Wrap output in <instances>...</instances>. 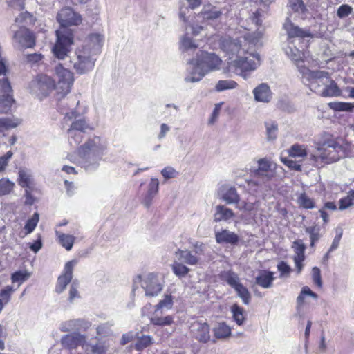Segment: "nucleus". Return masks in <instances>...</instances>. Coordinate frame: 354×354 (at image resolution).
I'll return each mask as SVG.
<instances>
[{"label": "nucleus", "instance_id": "f257e3e1", "mask_svg": "<svg viewBox=\"0 0 354 354\" xmlns=\"http://www.w3.org/2000/svg\"><path fill=\"white\" fill-rule=\"evenodd\" d=\"M107 147L108 142L105 139L98 136H93L79 146L76 156L71 155L68 158L86 171H95L99 167L100 162L106 153Z\"/></svg>", "mask_w": 354, "mask_h": 354}, {"label": "nucleus", "instance_id": "f03ea898", "mask_svg": "<svg viewBox=\"0 0 354 354\" xmlns=\"http://www.w3.org/2000/svg\"><path fill=\"white\" fill-rule=\"evenodd\" d=\"M103 40L102 35L91 34L85 39L83 44L75 49L70 63L77 74H86L94 68L96 56L101 52Z\"/></svg>", "mask_w": 354, "mask_h": 354}, {"label": "nucleus", "instance_id": "7ed1b4c3", "mask_svg": "<svg viewBox=\"0 0 354 354\" xmlns=\"http://www.w3.org/2000/svg\"><path fill=\"white\" fill-rule=\"evenodd\" d=\"M257 165V168L250 169V178L248 180V186L250 194L261 196L272 189L271 181L276 175V165L266 158L259 159Z\"/></svg>", "mask_w": 354, "mask_h": 354}, {"label": "nucleus", "instance_id": "20e7f679", "mask_svg": "<svg viewBox=\"0 0 354 354\" xmlns=\"http://www.w3.org/2000/svg\"><path fill=\"white\" fill-rule=\"evenodd\" d=\"M286 55L293 62L297 68L298 71L302 75L304 80L307 81L308 83H317L318 80L322 78L330 77V74L324 71H312L306 67L304 64L305 60L304 59V54L299 49L295 46L289 44L284 48Z\"/></svg>", "mask_w": 354, "mask_h": 354}, {"label": "nucleus", "instance_id": "39448f33", "mask_svg": "<svg viewBox=\"0 0 354 354\" xmlns=\"http://www.w3.org/2000/svg\"><path fill=\"white\" fill-rule=\"evenodd\" d=\"M321 158L326 164H330L340 159L353 156L351 145L343 140L330 139L324 141L319 147Z\"/></svg>", "mask_w": 354, "mask_h": 354}, {"label": "nucleus", "instance_id": "423d86ee", "mask_svg": "<svg viewBox=\"0 0 354 354\" xmlns=\"http://www.w3.org/2000/svg\"><path fill=\"white\" fill-rule=\"evenodd\" d=\"M260 64L259 54L254 51L250 52L247 48L245 53H242L238 58L229 62L228 66L230 71L246 79L247 72L254 71Z\"/></svg>", "mask_w": 354, "mask_h": 354}, {"label": "nucleus", "instance_id": "0eeeda50", "mask_svg": "<svg viewBox=\"0 0 354 354\" xmlns=\"http://www.w3.org/2000/svg\"><path fill=\"white\" fill-rule=\"evenodd\" d=\"M57 41L53 47L54 56L59 59H64L71 50L73 44V34L70 29L56 30Z\"/></svg>", "mask_w": 354, "mask_h": 354}, {"label": "nucleus", "instance_id": "6e6552de", "mask_svg": "<svg viewBox=\"0 0 354 354\" xmlns=\"http://www.w3.org/2000/svg\"><path fill=\"white\" fill-rule=\"evenodd\" d=\"M221 49L232 59L234 56L239 57L242 53H245V50L249 45L245 39L232 38L230 37H221L219 41Z\"/></svg>", "mask_w": 354, "mask_h": 354}, {"label": "nucleus", "instance_id": "1a4fd4ad", "mask_svg": "<svg viewBox=\"0 0 354 354\" xmlns=\"http://www.w3.org/2000/svg\"><path fill=\"white\" fill-rule=\"evenodd\" d=\"M133 283H140L147 297L157 296L163 288L162 280L154 273H149L143 278L140 275L137 276Z\"/></svg>", "mask_w": 354, "mask_h": 354}, {"label": "nucleus", "instance_id": "9d476101", "mask_svg": "<svg viewBox=\"0 0 354 354\" xmlns=\"http://www.w3.org/2000/svg\"><path fill=\"white\" fill-rule=\"evenodd\" d=\"M223 10L222 7L208 3L203 5L201 10L197 15V18L202 23L215 26L221 21Z\"/></svg>", "mask_w": 354, "mask_h": 354}, {"label": "nucleus", "instance_id": "9b49d317", "mask_svg": "<svg viewBox=\"0 0 354 354\" xmlns=\"http://www.w3.org/2000/svg\"><path fill=\"white\" fill-rule=\"evenodd\" d=\"M55 75L57 79L55 84L57 95H67L73 84V74L59 64L55 67Z\"/></svg>", "mask_w": 354, "mask_h": 354}, {"label": "nucleus", "instance_id": "f8f14e48", "mask_svg": "<svg viewBox=\"0 0 354 354\" xmlns=\"http://www.w3.org/2000/svg\"><path fill=\"white\" fill-rule=\"evenodd\" d=\"M12 39L14 46L19 49L32 48L35 45L33 33L24 27L15 32Z\"/></svg>", "mask_w": 354, "mask_h": 354}, {"label": "nucleus", "instance_id": "ddd939ff", "mask_svg": "<svg viewBox=\"0 0 354 354\" xmlns=\"http://www.w3.org/2000/svg\"><path fill=\"white\" fill-rule=\"evenodd\" d=\"M32 91L37 95L47 96L55 87V81L46 75H39L35 81L31 83Z\"/></svg>", "mask_w": 354, "mask_h": 354}, {"label": "nucleus", "instance_id": "4468645a", "mask_svg": "<svg viewBox=\"0 0 354 354\" xmlns=\"http://www.w3.org/2000/svg\"><path fill=\"white\" fill-rule=\"evenodd\" d=\"M64 119L66 121L71 122L68 129L84 132L91 131L94 129L88 121L85 118L81 117L73 109H71L70 111L65 113Z\"/></svg>", "mask_w": 354, "mask_h": 354}, {"label": "nucleus", "instance_id": "2eb2a0df", "mask_svg": "<svg viewBox=\"0 0 354 354\" xmlns=\"http://www.w3.org/2000/svg\"><path fill=\"white\" fill-rule=\"evenodd\" d=\"M57 20L62 28L67 29L70 26L78 25L82 21L81 16L76 13L71 8L65 7L62 8L57 15Z\"/></svg>", "mask_w": 354, "mask_h": 354}, {"label": "nucleus", "instance_id": "dca6fc26", "mask_svg": "<svg viewBox=\"0 0 354 354\" xmlns=\"http://www.w3.org/2000/svg\"><path fill=\"white\" fill-rule=\"evenodd\" d=\"M86 339V335L80 333H71L63 335L60 343L64 348L70 351L75 350L78 346H81L84 350Z\"/></svg>", "mask_w": 354, "mask_h": 354}, {"label": "nucleus", "instance_id": "f3484780", "mask_svg": "<svg viewBox=\"0 0 354 354\" xmlns=\"http://www.w3.org/2000/svg\"><path fill=\"white\" fill-rule=\"evenodd\" d=\"M196 59L207 73L219 69L221 64V59L218 55L206 51L201 50L197 53Z\"/></svg>", "mask_w": 354, "mask_h": 354}, {"label": "nucleus", "instance_id": "a211bd4d", "mask_svg": "<svg viewBox=\"0 0 354 354\" xmlns=\"http://www.w3.org/2000/svg\"><path fill=\"white\" fill-rule=\"evenodd\" d=\"M77 261L73 259L66 263L63 274H61L57 281L55 292L58 294L62 293L72 281L73 272L74 267L77 265Z\"/></svg>", "mask_w": 354, "mask_h": 354}, {"label": "nucleus", "instance_id": "6ab92c4d", "mask_svg": "<svg viewBox=\"0 0 354 354\" xmlns=\"http://www.w3.org/2000/svg\"><path fill=\"white\" fill-rule=\"evenodd\" d=\"M92 324L88 320L84 319H73L62 322L59 326L62 332L80 333L86 332L91 326Z\"/></svg>", "mask_w": 354, "mask_h": 354}, {"label": "nucleus", "instance_id": "aec40b11", "mask_svg": "<svg viewBox=\"0 0 354 354\" xmlns=\"http://www.w3.org/2000/svg\"><path fill=\"white\" fill-rule=\"evenodd\" d=\"M190 331L194 338L202 343H207L210 339L209 326L206 322L196 320L191 323Z\"/></svg>", "mask_w": 354, "mask_h": 354}, {"label": "nucleus", "instance_id": "412c9836", "mask_svg": "<svg viewBox=\"0 0 354 354\" xmlns=\"http://www.w3.org/2000/svg\"><path fill=\"white\" fill-rule=\"evenodd\" d=\"M188 64L189 74L185 77L186 82H199L207 73L197 59L189 60Z\"/></svg>", "mask_w": 354, "mask_h": 354}, {"label": "nucleus", "instance_id": "4be33fe9", "mask_svg": "<svg viewBox=\"0 0 354 354\" xmlns=\"http://www.w3.org/2000/svg\"><path fill=\"white\" fill-rule=\"evenodd\" d=\"M94 342H88L86 340L84 350L88 354H106L109 348V343L107 339H102L100 337H95L91 339Z\"/></svg>", "mask_w": 354, "mask_h": 354}, {"label": "nucleus", "instance_id": "5701e85b", "mask_svg": "<svg viewBox=\"0 0 354 354\" xmlns=\"http://www.w3.org/2000/svg\"><path fill=\"white\" fill-rule=\"evenodd\" d=\"M288 7L292 12L302 19L310 17L308 7H310L308 0H289Z\"/></svg>", "mask_w": 354, "mask_h": 354}, {"label": "nucleus", "instance_id": "b1692460", "mask_svg": "<svg viewBox=\"0 0 354 354\" xmlns=\"http://www.w3.org/2000/svg\"><path fill=\"white\" fill-rule=\"evenodd\" d=\"M283 28L286 30L289 39L310 37L312 34L308 29H302L298 26L295 25L288 18L286 19L283 24Z\"/></svg>", "mask_w": 354, "mask_h": 354}, {"label": "nucleus", "instance_id": "393cba45", "mask_svg": "<svg viewBox=\"0 0 354 354\" xmlns=\"http://www.w3.org/2000/svg\"><path fill=\"white\" fill-rule=\"evenodd\" d=\"M215 239L218 244L236 245L239 242L240 238L235 232L225 229L216 232Z\"/></svg>", "mask_w": 354, "mask_h": 354}, {"label": "nucleus", "instance_id": "a878e982", "mask_svg": "<svg viewBox=\"0 0 354 354\" xmlns=\"http://www.w3.org/2000/svg\"><path fill=\"white\" fill-rule=\"evenodd\" d=\"M159 190V181L156 178H151L150 183L147 186V192L142 196V203L146 207H149L152 203L153 199L156 196Z\"/></svg>", "mask_w": 354, "mask_h": 354}, {"label": "nucleus", "instance_id": "bb28decb", "mask_svg": "<svg viewBox=\"0 0 354 354\" xmlns=\"http://www.w3.org/2000/svg\"><path fill=\"white\" fill-rule=\"evenodd\" d=\"M235 217L234 212L224 205H218L215 207L214 213V222L230 223Z\"/></svg>", "mask_w": 354, "mask_h": 354}, {"label": "nucleus", "instance_id": "cd10ccee", "mask_svg": "<svg viewBox=\"0 0 354 354\" xmlns=\"http://www.w3.org/2000/svg\"><path fill=\"white\" fill-rule=\"evenodd\" d=\"M274 279L273 272L262 270L259 272L255 277L254 283L263 288L268 289L272 287Z\"/></svg>", "mask_w": 354, "mask_h": 354}, {"label": "nucleus", "instance_id": "c85d7f7f", "mask_svg": "<svg viewBox=\"0 0 354 354\" xmlns=\"http://www.w3.org/2000/svg\"><path fill=\"white\" fill-rule=\"evenodd\" d=\"M220 192L221 198L227 204H236L240 201V196L234 187L224 185Z\"/></svg>", "mask_w": 354, "mask_h": 354}, {"label": "nucleus", "instance_id": "c756f323", "mask_svg": "<svg viewBox=\"0 0 354 354\" xmlns=\"http://www.w3.org/2000/svg\"><path fill=\"white\" fill-rule=\"evenodd\" d=\"M254 99L257 102H269L272 99V92L268 84L262 83L253 90Z\"/></svg>", "mask_w": 354, "mask_h": 354}, {"label": "nucleus", "instance_id": "7c9ffc66", "mask_svg": "<svg viewBox=\"0 0 354 354\" xmlns=\"http://www.w3.org/2000/svg\"><path fill=\"white\" fill-rule=\"evenodd\" d=\"M176 257L178 261L189 266H197L200 263V259L190 250L178 249L175 252Z\"/></svg>", "mask_w": 354, "mask_h": 354}, {"label": "nucleus", "instance_id": "2f4dec72", "mask_svg": "<svg viewBox=\"0 0 354 354\" xmlns=\"http://www.w3.org/2000/svg\"><path fill=\"white\" fill-rule=\"evenodd\" d=\"M187 6H180L179 9V17L184 22H188L190 17V10H193L198 8L201 3L202 0H186Z\"/></svg>", "mask_w": 354, "mask_h": 354}, {"label": "nucleus", "instance_id": "473e14b6", "mask_svg": "<svg viewBox=\"0 0 354 354\" xmlns=\"http://www.w3.org/2000/svg\"><path fill=\"white\" fill-rule=\"evenodd\" d=\"M198 47L199 45L193 40L192 37L188 36V35L186 34L181 37L179 49L182 53L191 54L198 48Z\"/></svg>", "mask_w": 354, "mask_h": 354}, {"label": "nucleus", "instance_id": "72a5a7b5", "mask_svg": "<svg viewBox=\"0 0 354 354\" xmlns=\"http://www.w3.org/2000/svg\"><path fill=\"white\" fill-rule=\"evenodd\" d=\"M221 280L226 282L232 288H236L241 284L239 275L232 270H227L221 272L219 274Z\"/></svg>", "mask_w": 354, "mask_h": 354}, {"label": "nucleus", "instance_id": "f704fd0d", "mask_svg": "<svg viewBox=\"0 0 354 354\" xmlns=\"http://www.w3.org/2000/svg\"><path fill=\"white\" fill-rule=\"evenodd\" d=\"M21 122L20 119L14 116L0 118V133L17 127Z\"/></svg>", "mask_w": 354, "mask_h": 354}, {"label": "nucleus", "instance_id": "c9c22d12", "mask_svg": "<svg viewBox=\"0 0 354 354\" xmlns=\"http://www.w3.org/2000/svg\"><path fill=\"white\" fill-rule=\"evenodd\" d=\"M114 325L115 323L112 320L99 324L96 327V333L97 337L104 339V337L112 336L113 335L112 327Z\"/></svg>", "mask_w": 354, "mask_h": 354}, {"label": "nucleus", "instance_id": "e433bc0d", "mask_svg": "<svg viewBox=\"0 0 354 354\" xmlns=\"http://www.w3.org/2000/svg\"><path fill=\"white\" fill-rule=\"evenodd\" d=\"M56 235L57 236L59 244L62 247H64L68 251L72 249L75 239L74 236L62 233L58 231H56Z\"/></svg>", "mask_w": 354, "mask_h": 354}, {"label": "nucleus", "instance_id": "4c0bfd02", "mask_svg": "<svg viewBox=\"0 0 354 354\" xmlns=\"http://www.w3.org/2000/svg\"><path fill=\"white\" fill-rule=\"evenodd\" d=\"M87 132L77 131L71 129L67 130L68 142L71 146H77L80 144Z\"/></svg>", "mask_w": 354, "mask_h": 354}, {"label": "nucleus", "instance_id": "58836bf2", "mask_svg": "<svg viewBox=\"0 0 354 354\" xmlns=\"http://www.w3.org/2000/svg\"><path fill=\"white\" fill-rule=\"evenodd\" d=\"M306 233L309 234L310 236V246L313 248L316 242H317L322 237L320 234V227L317 225L309 226L305 228Z\"/></svg>", "mask_w": 354, "mask_h": 354}, {"label": "nucleus", "instance_id": "ea45409f", "mask_svg": "<svg viewBox=\"0 0 354 354\" xmlns=\"http://www.w3.org/2000/svg\"><path fill=\"white\" fill-rule=\"evenodd\" d=\"M214 333L218 339L226 338L231 335V328L225 322H221L214 328Z\"/></svg>", "mask_w": 354, "mask_h": 354}, {"label": "nucleus", "instance_id": "a19ab883", "mask_svg": "<svg viewBox=\"0 0 354 354\" xmlns=\"http://www.w3.org/2000/svg\"><path fill=\"white\" fill-rule=\"evenodd\" d=\"M151 324L158 326H171L174 323V317L171 315H167L165 317H159L153 315L150 318Z\"/></svg>", "mask_w": 354, "mask_h": 354}, {"label": "nucleus", "instance_id": "79ce46f5", "mask_svg": "<svg viewBox=\"0 0 354 354\" xmlns=\"http://www.w3.org/2000/svg\"><path fill=\"white\" fill-rule=\"evenodd\" d=\"M15 100L12 95H0V113H7L14 103Z\"/></svg>", "mask_w": 354, "mask_h": 354}, {"label": "nucleus", "instance_id": "37998d69", "mask_svg": "<svg viewBox=\"0 0 354 354\" xmlns=\"http://www.w3.org/2000/svg\"><path fill=\"white\" fill-rule=\"evenodd\" d=\"M171 269L174 274L179 278L185 277L190 271V269L182 261H174L171 265Z\"/></svg>", "mask_w": 354, "mask_h": 354}, {"label": "nucleus", "instance_id": "c03bdc74", "mask_svg": "<svg viewBox=\"0 0 354 354\" xmlns=\"http://www.w3.org/2000/svg\"><path fill=\"white\" fill-rule=\"evenodd\" d=\"M341 95V90L333 80H330L329 85H326L322 91L324 97H337Z\"/></svg>", "mask_w": 354, "mask_h": 354}, {"label": "nucleus", "instance_id": "a18cd8bd", "mask_svg": "<svg viewBox=\"0 0 354 354\" xmlns=\"http://www.w3.org/2000/svg\"><path fill=\"white\" fill-rule=\"evenodd\" d=\"M234 290L244 304L248 305L250 303L252 296L248 289L245 286L241 283L235 288Z\"/></svg>", "mask_w": 354, "mask_h": 354}, {"label": "nucleus", "instance_id": "49530a36", "mask_svg": "<svg viewBox=\"0 0 354 354\" xmlns=\"http://www.w3.org/2000/svg\"><path fill=\"white\" fill-rule=\"evenodd\" d=\"M19 184L23 187L28 189L33 188V181L32 176L24 169L19 171Z\"/></svg>", "mask_w": 354, "mask_h": 354}, {"label": "nucleus", "instance_id": "de8ad7c7", "mask_svg": "<svg viewBox=\"0 0 354 354\" xmlns=\"http://www.w3.org/2000/svg\"><path fill=\"white\" fill-rule=\"evenodd\" d=\"M289 154L294 158H303L307 156V150L305 145L295 144L291 146Z\"/></svg>", "mask_w": 354, "mask_h": 354}, {"label": "nucleus", "instance_id": "09e8293b", "mask_svg": "<svg viewBox=\"0 0 354 354\" xmlns=\"http://www.w3.org/2000/svg\"><path fill=\"white\" fill-rule=\"evenodd\" d=\"M231 312L232 313V317L235 322L241 326L244 323V315H243V309L240 307L238 304H235L231 307Z\"/></svg>", "mask_w": 354, "mask_h": 354}, {"label": "nucleus", "instance_id": "8fccbe9b", "mask_svg": "<svg viewBox=\"0 0 354 354\" xmlns=\"http://www.w3.org/2000/svg\"><path fill=\"white\" fill-rule=\"evenodd\" d=\"M173 298L171 295H165L164 298L161 299L158 304L155 306V311L158 312L161 310H169L173 306Z\"/></svg>", "mask_w": 354, "mask_h": 354}, {"label": "nucleus", "instance_id": "3c124183", "mask_svg": "<svg viewBox=\"0 0 354 354\" xmlns=\"http://www.w3.org/2000/svg\"><path fill=\"white\" fill-rule=\"evenodd\" d=\"M266 133L268 140H274L277 138L278 132V124L276 122L269 120L265 122Z\"/></svg>", "mask_w": 354, "mask_h": 354}, {"label": "nucleus", "instance_id": "603ef678", "mask_svg": "<svg viewBox=\"0 0 354 354\" xmlns=\"http://www.w3.org/2000/svg\"><path fill=\"white\" fill-rule=\"evenodd\" d=\"M292 248H294V251L295 253V256L294 258L301 259V260L305 259V250L306 248L305 244L303 243L302 240L298 239L293 242Z\"/></svg>", "mask_w": 354, "mask_h": 354}, {"label": "nucleus", "instance_id": "864d4df0", "mask_svg": "<svg viewBox=\"0 0 354 354\" xmlns=\"http://www.w3.org/2000/svg\"><path fill=\"white\" fill-rule=\"evenodd\" d=\"M14 183L9 179L3 178L0 179V196L9 194L14 187Z\"/></svg>", "mask_w": 354, "mask_h": 354}, {"label": "nucleus", "instance_id": "5fc2aeb1", "mask_svg": "<svg viewBox=\"0 0 354 354\" xmlns=\"http://www.w3.org/2000/svg\"><path fill=\"white\" fill-rule=\"evenodd\" d=\"M237 85V83L232 80H219L216 85V90L220 92L227 89H233Z\"/></svg>", "mask_w": 354, "mask_h": 354}, {"label": "nucleus", "instance_id": "6e6d98bb", "mask_svg": "<svg viewBox=\"0 0 354 354\" xmlns=\"http://www.w3.org/2000/svg\"><path fill=\"white\" fill-rule=\"evenodd\" d=\"M297 202L301 207L305 209H313L315 207L313 199L308 196L305 193L300 194Z\"/></svg>", "mask_w": 354, "mask_h": 354}, {"label": "nucleus", "instance_id": "4d7b16f0", "mask_svg": "<svg viewBox=\"0 0 354 354\" xmlns=\"http://www.w3.org/2000/svg\"><path fill=\"white\" fill-rule=\"evenodd\" d=\"M39 214L36 212L30 218L27 220L24 226V230H26V234H30L34 231L39 222Z\"/></svg>", "mask_w": 354, "mask_h": 354}, {"label": "nucleus", "instance_id": "13d9d810", "mask_svg": "<svg viewBox=\"0 0 354 354\" xmlns=\"http://www.w3.org/2000/svg\"><path fill=\"white\" fill-rule=\"evenodd\" d=\"M153 343V338L149 335H142L136 343L135 347L138 351H141Z\"/></svg>", "mask_w": 354, "mask_h": 354}, {"label": "nucleus", "instance_id": "bf43d9fd", "mask_svg": "<svg viewBox=\"0 0 354 354\" xmlns=\"http://www.w3.org/2000/svg\"><path fill=\"white\" fill-rule=\"evenodd\" d=\"M15 289L12 286H7L0 290V300L3 303L8 304L11 299L12 294Z\"/></svg>", "mask_w": 354, "mask_h": 354}, {"label": "nucleus", "instance_id": "052dcab7", "mask_svg": "<svg viewBox=\"0 0 354 354\" xmlns=\"http://www.w3.org/2000/svg\"><path fill=\"white\" fill-rule=\"evenodd\" d=\"M33 16L28 12H23L16 17L15 21L17 23H24L25 24H32L34 23Z\"/></svg>", "mask_w": 354, "mask_h": 354}, {"label": "nucleus", "instance_id": "680f3d73", "mask_svg": "<svg viewBox=\"0 0 354 354\" xmlns=\"http://www.w3.org/2000/svg\"><path fill=\"white\" fill-rule=\"evenodd\" d=\"M79 287V282L77 280H73L70 286L68 301L72 303L75 299L80 297V294L77 290Z\"/></svg>", "mask_w": 354, "mask_h": 354}, {"label": "nucleus", "instance_id": "e2e57ef3", "mask_svg": "<svg viewBox=\"0 0 354 354\" xmlns=\"http://www.w3.org/2000/svg\"><path fill=\"white\" fill-rule=\"evenodd\" d=\"M0 91L1 95H12V89L8 78H2L0 80Z\"/></svg>", "mask_w": 354, "mask_h": 354}, {"label": "nucleus", "instance_id": "0e129e2a", "mask_svg": "<svg viewBox=\"0 0 354 354\" xmlns=\"http://www.w3.org/2000/svg\"><path fill=\"white\" fill-rule=\"evenodd\" d=\"M353 12V8L348 4H342L337 10V15L339 18L343 19L348 17Z\"/></svg>", "mask_w": 354, "mask_h": 354}, {"label": "nucleus", "instance_id": "69168bd1", "mask_svg": "<svg viewBox=\"0 0 354 354\" xmlns=\"http://www.w3.org/2000/svg\"><path fill=\"white\" fill-rule=\"evenodd\" d=\"M342 234H343V230L340 227H337L336 229V235H335V238L333 239L332 244L328 250V252H332L333 251H334L335 250H336L338 248V246L339 245L340 240L342 237Z\"/></svg>", "mask_w": 354, "mask_h": 354}, {"label": "nucleus", "instance_id": "338daca9", "mask_svg": "<svg viewBox=\"0 0 354 354\" xmlns=\"http://www.w3.org/2000/svg\"><path fill=\"white\" fill-rule=\"evenodd\" d=\"M277 269L280 272L281 278L288 277L290 274V272L292 271L290 266L283 261H280L277 264Z\"/></svg>", "mask_w": 354, "mask_h": 354}, {"label": "nucleus", "instance_id": "774afa93", "mask_svg": "<svg viewBox=\"0 0 354 354\" xmlns=\"http://www.w3.org/2000/svg\"><path fill=\"white\" fill-rule=\"evenodd\" d=\"M205 248V244H203V243L196 242L193 245V249L190 250L191 252H193L194 255L196 256L200 259L201 261V256L204 255Z\"/></svg>", "mask_w": 354, "mask_h": 354}]
</instances>
